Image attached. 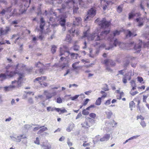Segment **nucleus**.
Here are the masks:
<instances>
[{
  "instance_id": "f704fd0d",
  "label": "nucleus",
  "mask_w": 149,
  "mask_h": 149,
  "mask_svg": "<svg viewBox=\"0 0 149 149\" xmlns=\"http://www.w3.org/2000/svg\"><path fill=\"white\" fill-rule=\"evenodd\" d=\"M127 60H126V61H124L123 62V66L125 68L130 63L129 61L127 60Z\"/></svg>"
},
{
  "instance_id": "4c0bfd02",
  "label": "nucleus",
  "mask_w": 149,
  "mask_h": 149,
  "mask_svg": "<svg viewBox=\"0 0 149 149\" xmlns=\"http://www.w3.org/2000/svg\"><path fill=\"white\" fill-rule=\"evenodd\" d=\"M56 47L54 45L52 46L51 50L53 54L55 52L56 50Z\"/></svg>"
},
{
  "instance_id": "a211bd4d",
  "label": "nucleus",
  "mask_w": 149,
  "mask_h": 149,
  "mask_svg": "<svg viewBox=\"0 0 149 149\" xmlns=\"http://www.w3.org/2000/svg\"><path fill=\"white\" fill-rule=\"evenodd\" d=\"M136 22L138 23V26L140 27H141L143 25V19L142 18L139 17L137 18L136 19Z\"/></svg>"
},
{
  "instance_id": "f257e3e1",
  "label": "nucleus",
  "mask_w": 149,
  "mask_h": 149,
  "mask_svg": "<svg viewBox=\"0 0 149 149\" xmlns=\"http://www.w3.org/2000/svg\"><path fill=\"white\" fill-rule=\"evenodd\" d=\"M19 65V64L16 65L15 72L11 71L9 72L8 70H7L5 74L1 73L0 74V81H3L7 79V77L10 78L13 77L16 74H19L18 80L17 81L16 80L13 81L12 82V85L4 87V89L5 91H9L16 87L19 88L21 86L22 78L23 77V74H21L19 73V72L17 70Z\"/></svg>"
},
{
  "instance_id": "680f3d73",
  "label": "nucleus",
  "mask_w": 149,
  "mask_h": 149,
  "mask_svg": "<svg viewBox=\"0 0 149 149\" xmlns=\"http://www.w3.org/2000/svg\"><path fill=\"white\" fill-rule=\"evenodd\" d=\"M132 73V71H130L128 73H127V74H127V77L128 78L129 77H130V78H131Z\"/></svg>"
},
{
  "instance_id": "49530a36",
  "label": "nucleus",
  "mask_w": 149,
  "mask_h": 149,
  "mask_svg": "<svg viewBox=\"0 0 149 149\" xmlns=\"http://www.w3.org/2000/svg\"><path fill=\"white\" fill-rule=\"evenodd\" d=\"M139 7L142 10H143V11L144 10V6H143V2L142 1H141V3L140 4V5H139Z\"/></svg>"
},
{
  "instance_id": "5fc2aeb1",
  "label": "nucleus",
  "mask_w": 149,
  "mask_h": 149,
  "mask_svg": "<svg viewBox=\"0 0 149 149\" xmlns=\"http://www.w3.org/2000/svg\"><path fill=\"white\" fill-rule=\"evenodd\" d=\"M42 147H44L43 149H51V147L50 146H45L44 145H42Z\"/></svg>"
},
{
  "instance_id": "5701e85b",
  "label": "nucleus",
  "mask_w": 149,
  "mask_h": 149,
  "mask_svg": "<svg viewBox=\"0 0 149 149\" xmlns=\"http://www.w3.org/2000/svg\"><path fill=\"white\" fill-rule=\"evenodd\" d=\"M140 15V14L139 13H137L136 14H134L132 13H130L129 14V19H130L133 18L135 16H139Z\"/></svg>"
},
{
  "instance_id": "4d7b16f0",
  "label": "nucleus",
  "mask_w": 149,
  "mask_h": 149,
  "mask_svg": "<svg viewBox=\"0 0 149 149\" xmlns=\"http://www.w3.org/2000/svg\"><path fill=\"white\" fill-rule=\"evenodd\" d=\"M122 8L120 6H119L118 7L117 10L118 13H120L122 11Z\"/></svg>"
},
{
  "instance_id": "603ef678",
  "label": "nucleus",
  "mask_w": 149,
  "mask_h": 149,
  "mask_svg": "<svg viewBox=\"0 0 149 149\" xmlns=\"http://www.w3.org/2000/svg\"><path fill=\"white\" fill-rule=\"evenodd\" d=\"M34 143L38 145L40 144V141L38 137H37L36 140L34 141Z\"/></svg>"
},
{
  "instance_id": "338daca9",
  "label": "nucleus",
  "mask_w": 149,
  "mask_h": 149,
  "mask_svg": "<svg viewBox=\"0 0 149 149\" xmlns=\"http://www.w3.org/2000/svg\"><path fill=\"white\" fill-rule=\"evenodd\" d=\"M137 119H141L142 121L144 119V118L141 116H137Z\"/></svg>"
},
{
  "instance_id": "dca6fc26",
  "label": "nucleus",
  "mask_w": 149,
  "mask_h": 149,
  "mask_svg": "<svg viewBox=\"0 0 149 149\" xmlns=\"http://www.w3.org/2000/svg\"><path fill=\"white\" fill-rule=\"evenodd\" d=\"M110 137V134H106L104 135L102 137L100 138V141L103 142L107 141L109 140Z\"/></svg>"
},
{
  "instance_id": "7ed1b4c3",
  "label": "nucleus",
  "mask_w": 149,
  "mask_h": 149,
  "mask_svg": "<svg viewBox=\"0 0 149 149\" xmlns=\"http://www.w3.org/2000/svg\"><path fill=\"white\" fill-rule=\"evenodd\" d=\"M109 32V31H104L102 32L100 35L96 34L92 35L91 37V40H95V41H99L105 38V36Z\"/></svg>"
},
{
  "instance_id": "9b49d317",
  "label": "nucleus",
  "mask_w": 149,
  "mask_h": 149,
  "mask_svg": "<svg viewBox=\"0 0 149 149\" xmlns=\"http://www.w3.org/2000/svg\"><path fill=\"white\" fill-rule=\"evenodd\" d=\"M139 43L135 45L134 47V49L137 51L136 52L137 53H139L141 51L142 45L143 44L141 40H139Z\"/></svg>"
},
{
  "instance_id": "f03ea898",
  "label": "nucleus",
  "mask_w": 149,
  "mask_h": 149,
  "mask_svg": "<svg viewBox=\"0 0 149 149\" xmlns=\"http://www.w3.org/2000/svg\"><path fill=\"white\" fill-rule=\"evenodd\" d=\"M31 2V0H21L20 2L21 4L18 5L20 8L19 10L22 13H24L27 10V8L29 7V3Z\"/></svg>"
},
{
  "instance_id": "412c9836",
  "label": "nucleus",
  "mask_w": 149,
  "mask_h": 149,
  "mask_svg": "<svg viewBox=\"0 0 149 149\" xmlns=\"http://www.w3.org/2000/svg\"><path fill=\"white\" fill-rule=\"evenodd\" d=\"M101 3L102 4L103 1L106 2V4L107 5H112L114 3V1H108L107 0H100Z\"/></svg>"
},
{
  "instance_id": "1a4fd4ad",
  "label": "nucleus",
  "mask_w": 149,
  "mask_h": 149,
  "mask_svg": "<svg viewBox=\"0 0 149 149\" xmlns=\"http://www.w3.org/2000/svg\"><path fill=\"white\" fill-rule=\"evenodd\" d=\"M35 66L39 68V72L40 73L43 74L44 73V65L40 62H38L35 64Z\"/></svg>"
},
{
  "instance_id": "de8ad7c7",
  "label": "nucleus",
  "mask_w": 149,
  "mask_h": 149,
  "mask_svg": "<svg viewBox=\"0 0 149 149\" xmlns=\"http://www.w3.org/2000/svg\"><path fill=\"white\" fill-rule=\"evenodd\" d=\"M32 127V126L30 125H24V128L27 130H29L30 128Z\"/></svg>"
},
{
  "instance_id": "f3484780",
  "label": "nucleus",
  "mask_w": 149,
  "mask_h": 149,
  "mask_svg": "<svg viewBox=\"0 0 149 149\" xmlns=\"http://www.w3.org/2000/svg\"><path fill=\"white\" fill-rule=\"evenodd\" d=\"M68 32L70 33H72L73 35L74 33H75L77 35H78L79 33V30H76L75 26H73L71 29L68 31Z\"/></svg>"
},
{
  "instance_id": "3c124183",
  "label": "nucleus",
  "mask_w": 149,
  "mask_h": 149,
  "mask_svg": "<svg viewBox=\"0 0 149 149\" xmlns=\"http://www.w3.org/2000/svg\"><path fill=\"white\" fill-rule=\"evenodd\" d=\"M11 6H10L9 7L7 8L6 9V12H10L11 11Z\"/></svg>"
},
{
  "instance_id": "cd10ccee",
  "label": "nucleus",
  "mask_w": 149,
  "mask_h": 149,
  "mask_svg": "<svg viewBox=\"0 0 149 149\" xmlns=\"http://www.w3.org/2000/svg\"><path fill=\"white\" fill-rule=\"evenodd\" d=\"M136 35V34L134 35L131 31H128L126 35V37H130L132 36H135Z\"/></svg>"
},
{
  "instance_id": "a19ab883",
  "label": "nucleus",
  "mask_w": 149,
  "mask_h": 149,
  "mask_svg": "<svg viewBox=\"0 0 149 149\" xmlns=\"http://www.w3.org/2000/svg\"><path fill=\"white\" fill-rule=\"evenodd\" d=\"M140 125L143 128H144L146 126V124L144 121H142L140 122Z\"/></svg>"
},
{
  "instance_id": "a878e982",
  "label": "nucleus",
  "mask_w": 149,
  "mask_h": 149,
  "mask_svg": "<svg viewBox=\"0 0 149 149\" xmlns=\"http://www.w3.org/2000/svg\"><path fill=\"white\" fill-rule=\"evenodd\" d=\"M106 114L107 116V117L108 118H110L113 113L110 110H109L108 111L106 112Z\"/></svg>"
},
{
  "instance_id": "c756f323",
  "label": "nucleus",
  "mask_w": 149,
  "mask_h": 149,
  "mask_svg": "<svg viewBox=\"0 0 149 149\" xmlns=\"http://www.w3.org/2000/svg\"><path fill=\"white\" fill-rule=\"evenodd\" d=\"M79 63V61H77L73 63L72 65V67L74 69H77L78 68H79V67L78 66H76L77 65H78Z\"/></svg>"
},
{
  "instance_id": "58836bf2",
  "label": "nucleus",
  "mask_w": 149,
  "mask_h": 149,
  "mask_svg": "<svg viewBox=\"0 0 149 149\" xmlns=\"http://www.w3.org/2000/svg\"><path fill=\"white\" fill-rule=\"evenodd\" d=\"M79 46L77 45H74L72 47V49L75 51H78L79 49Z\"/></svg>"
},
{
  "instance_id": "9d476101",
  "label": "nucleus",
  "mask_w": 149,
  "mask_h": 149,
  "mask_svg": "<svg viewBox=\"0 0 149 149\" xmlns=\"http://www.w3.org/2000/svg\"><path fill=\"white\" fill-rule=\"evenodd\" d=\"M10 28L9 26H7L5 29H3L2 28L0 29V36L6 35L8 33V32L10 30Z\"/></svg>"
},
{
  "instance_id": "4468645a",
  "label": "nucleus",
  "mask_w": 149,
  "mask_h": 149,
  "mask_svg": "<svg viewBox=\"0 0 149 149\" xmlns=\"http://www.w3.org/2000/svg\"><path fill=\"white\" fill-rule=\"evenodd\" d=\"M81 19L79 17H75V20L73 22V25L74 26H79L81 23Z\"/></svg>"
},
{
  "instance_id": "4be33fe9",
  "label": "nucleus",
  "mask_w": 149,
  "mask_h": 149,
  "mask_svg": "<svg viewBox=\"0 0 149 149\" xmlns=\"http://www.w3.org/2000/svg\"><path fill=\"white\" fill-rule=\"evenodd\" d=\"M45 95L46 96V100L51 98L53 96V93H49L46 91H45Z\"/></svg>"
},
{
  "instance_id": "bf43d9fd",
  "label": "nucleus",
  "mask_w": 149,
  "mask_h": 149,
  "mask_svg": "<svg viewBox=\"0 0 149 149\" xmlns=\"http://www.w3.org/2000/svg\"><path fill=\"white\" fill-rule=\"evenodd\" d=\"M95 106L94 105L92 104L90 105L89 107L87 108L86 109H85L86 110H88L90 109V108H93L95 107Z\"/></svg>"
},
{
  "instance_id": "393cba45",
  "label": "nucleus",
  "mask_w": 149,
  "mask_h": 149,
  "mask_svg": "<svg viewBox=\"0 0 149 149\" xmlns=\"http://www.w3.org/2000/svg\"><path fill=\"white\" fill-rule=\"evenodd\" d=\"M128 79L129 80L131 79L130 77L128 78L127 77V74H125V76L123 78V81L124 83L125 84L127 82V80Z\"/></svg>"
},
{
  "instance_id": "bb28decb",
  "label": "nucleus",
  "mask_w": 149,
  "mask_h": 149,
  "mask_svg": "<svg viewBox=\"0 0 149 149\" xmlns=\"http://www.w3.org/2000/svg\"><path fill=\"white\" fill-rule=\"evenodd\" d=\"M71 36L70 34H67L66 37L65 41L69 43H70L71 42Z\"/></svg>"
},
{
  "instance_id": "0eeeda50",
  "label": "nucleus",
  "mask_w": 149,
  "mask_h": 149,
  "mask_svg": "<svg viewBox=\"0 0 149 149\" xmlns=\"http://www.w3.org/2000/svg\"><path fill=\"white\" fill-rule=\"evenodd\" d=\"M110 24V22L107 21L105 18H103L99 23V25L103 29L108 27Z\"/></svg>"
},
{
  "instance_id": "c03bdc74",
  "label": "nucleus",
  "mask_w": 149,
  "mask_h": 149,
  "mask_svg": "<svg viewBox=\"0 0 149 149\" xmlns=\"http://www.w3.org/2000/svg\"><path fill=\"white\" fill-rule=\"evenodd\" d=\"M17 0H11V4L12 5H16L17 3Z\"/></svg>"
},
{
  "instance_id": "39448f33",
  "label": "nucleus",
  "mask_w": 149,
  "mask_h": 149,
  "mask_svg": "<svg viewBox=\"0 0 149 149\" xmlns=\"http://www.w3.org/2000/svg\"><path fill=\"white\" fill-rule=\"evenodd\" d=\"M125 45L124 43H121L118 41L117 39H116L114 40L113 45L106 48L105 49L109 50L110 49H112L113 47V46L115 47H116L117 45H118L120 47L123 48L124 47V46Z\"/></svg>"
},
{
  "instance_id": "473e14b6",
  "label": "nucleus",
  "mask_w": 149,
  "mask_h": 149,
  "mask_svg": "<svg viewBox=\"0 0 149 149\" xmlns=\"http://www.w3.org/2000/svg\"><path fill=\"white\" fill-rule=\"evenodd\" d=\"M48 130L47 128V127H44L43 128H41L40 129L38 132V134L41 133L47 130Z\"/></svg>"
},
{
  "instance_id": "f8f14e48",
  "label": "nucleus",
  "mask_w": 149,
  "mask_h": 149,
  "mask_svg": "<svg viewBox=\"0 0 149 149\" xmlns=\"http://www.w3.org/2000/svg\"><path fill=\"white\" fill-rule=\"evenodd\" d=\"M120 34V32L118 30H116L113 32V34H111L108 38V40L111 42L114 39V37Z\"/></svg>"
},
{
  "instance_id": "e433bc0d",
  "label": "nucleus",
  "mask_w": 149,
  "mask_h": 149,
  "mask_svg": "<svg viewBox=\"0 0 149 149\" xmlns=\"http://www.w3.org/2000/svg\"><path fill=\"white\" fill-rule=\"evenodd\" d=\"M105 86L102 88V90H104V91H107L109 90V89L108 87V85L107 84H104Z\"/></svg>"
},
{
  "instance_id": "37998d69",
  "label": "nucleus",
  "mask_w": 149,
  "mask_h": 149,
  "mask_svg": "<svg viewBox=\"0 0 149 149\" xmlns=\"http://www.w3.org/2000/svg\"><path fill=\"white\" fill-rule=\"evenodd\" d=\"M67 2L68 4L70 3L71 5H73L75 3L74 0H68Z\"/></svg>"
},
{
  "instance_id": "e2e57ef3",
  "label": "nucleus",
  "mask_w": 149,
  "mask_h": 149,
  "mask_svg": "<svg viewBox=\"0 0 149 149\" xmlns=\"http://www.w3.org/2000/svg\"><path fill=\"white\" fill-rule=\"evenodd\" d=\"M104 104L107 105L110 104H111V99L107 100L106 101Z\"/></svg>"
},
{
  "instance_id": "79ce46f5",
  "label": "nucleus",
  "mask_w": 149,
  "mask_h": 149,
  "mask_svg": "<svg viewBox=\"0 0 149 149\" xmlns=\"http://www.w3.org/2000/svg\"><path fill=\"white\" fill-rule=\"evenodd\" d=\"M89 116L91 118L94 119L96 117V115L94 113H91L89 115Z\"/></svg>"
},
{
  "instance_id": "864d4df0",
  "label": "nucleus",
  "mask_w": 149,
  "mask_h": 149,
  "mask_svg": "<svg viewBox=\"0 0 149 149\" xmlns=\"http://www.w3.org/2000/svg\"><path fill=\"white\" fill-rule=\"evenodd\" d=\"M89 101V100L87 98L86 99L85 101H84L83 105V106H86L88 103V102Z\"/></svg>"
},
{
  "instance_id": "6ab92c4d",
  "label": "nucleus",
  "mask_w": 149,
  "mask_h": 149,
  "mask_svg": "<svg viewBox=\"0 0 149 149\" xmlns=\"http://www.w3.org/2000/svg\"><path fill=\"white\" fill-rule=\"evenodd\" d=\"M10 137L12 140L15 141L17 142H19L21 141V138H20V137L19 136H17V137H15L12 136H10Z\"/></svg>"
},
{
  "instance_id": "72a5a7b5",
  "label": "nucleus",
  "mask_w": 149,
  "mask_h": 149,
  "mask_svg": "<svg viewBox=\"0 0 149 149\" xmlns=\"http://www.w3.org/2000/svg\"><path fill=\"white\" fill-rule=\"evenodd\" d=\"M33 125H34V126H38L37 127H35L34 128V129H33V130L34 131H36L37 130H38L39 129H40V128H41L42 127H43L44 126H40V125L38 124Z\"/></svg>"
},
{
  "instance_id": "0e129e2a",
  "label": "nucleus",
  "mask_w": 149,
  "mask_h": 149,
  "mask_svg": "<svg viewBox=\"0 0 149 149\" xmlns=\"http://www.w3.org/2000/svg\"><path fill=\"white\" fill-rule=\"evenodd\" d=\"M131 83L132 86H135L136 87V84L134 81L132 80L131 82Z\"/></svg>"
},
{
  "instance_id": "6e6552de",
  "label": "nucleus",
  "mask_w": 149,
  "mask_h": 149,
  "mask_svg": "<svg viewBox=\"0 0 149 149\" xmlns=\"http://www.w3.org/2000/svg\"><path fill=\"white\" fill-rule=\"evenodd\" d=\"M59 18L60 24L63 27L62 30L63 31H65L66 30V27L65 26L66 22L65 17L64 16L61 15L60 16Z\"/></svg>"
},
{
  "instance_id": "423d86ee",
  "label": "nucleus",
  "mask_w": 149,
  "mask_h": 149,
  "mask_svg": "<svg viewBox=\"0 0 149 149\" xmlns=\"http://www.w3.org/2000/svg\"><path fill=\"white\" fill-rule=\"evenodd\" d=\"M96 11L93 8H92L90 9L88 12V15L85 20L88 21L91 19V18L94 17L96 14Z\"/></svg>"
},
{
  "instance_id": "aec40b11",
  "label": "nucleus",
  "mask_w": 149,
  "mask_h": 149,
  "mask_svg": "<svg viewBox=\"0 0 149 149\" xmlns=\"http://www.w3.org/2000/svg\"><path fill=\"white\" fill-rule=\"evenodd\" d=\"M74 126V124L72 122L70 123L69 124L68 127L66 129V130L68 132H70L72 131Z\"/></svg>"
},
{
  "instance_id": "2f4dec72",
  "label": "nucleus",
  "mask_w": 149,
  "mask_h": 149,
  "mask_svg": "<svg viewBox=\"0 0 149 149\" xmlns=\"http://www.w3.org/2000/svg\"><path fill=\"white\" fill-rule=\"evenodd\" d=\"M78 1L79 3V4L81 7H85L86 6L84 4V3L82 0H78Z\"/></svg>"
},
{
  "instance_id": "7c9ffc66",
  "label": "nucleus",
  "mask_w": 149,
  "mask_h": 149,
  "mask_svg": "<svg viewBox=\"0 0 149 149\" xmlns=\"http://www.w3.org/2000/svg\"><path fill=\"white\" fill-rule=\"evenodd\" d=\"M135 103L134 102L132 101H131L129 103V106L130 108V109L131 111L132 110V108L134 106H135Z\"/></svg>"
},
{
  "instance_id": "ea45409f",
  "label": "nucleus",
  "mask_w": 149,
  "mask_h": 149,
  "mask_svg": "<svg viewBox=\"0 0 149 149\" xmlns=\"http://www.w3.org/2000/svg\"><path fill=\"white\" fill-rule=\"evenodd\" d=\"M89 113V112L87 111L86 109H84L82 111V114L84 115H88Z\"/></svg>"
},
{
  "instance_id": "13d9d810",
  "label": "nucleus",
  "mask_w": 149,
  "mask_h": 149,
  "mask_svg": "<svg viewBox=\"0 0 149 149\" xmlns=\"http://www.w3.org/2000/svg\"><path fill=\"white\" fill-rule=\"evenodd\" d=\"M67 143L68 144V145L69 146H71L72 145V143L71 142H70V139H68V140L67 141Z\"/></svg>"
},
{
  "instance_id": "c85d7f7f",
  "label": "nucleus",
  "mask_w": 149,
  "mask_h": 149,
  "mask_svg": "<svg viewBox=\"0 0 149 149\" xmlns=\"http://www.w3.org/2000/svg\"><path fill=\"white\" fill-rule=\"evenodd\" d=\"M101 97H98L97 99L96 100V102L95 103V104L97 105H100L101 104Z\"/></svg>"
},
{
  "instance_id": "09e8293b",
  "label": "nucleus",
  "mask_w": 149,
  "mask_h": 149,
  "mask_svg": "<svg viewBox=\"0 0 149 149\" xmlns=\"http://www.w3.org/2000/svg\"><path fill=\"white\" fill-rule=\"evenodd\" d=\"M61 63H56L53 65V67H55L56 68H61Z\"/></svg>"
},
{
  "instance_id": "8fccbe9b",
  "label": "nucleus",
  "mask_w": 149,
  "mask_h": 149,
  "mask_svg": "<svg viewBox=\"0 0 149 149\" xmlns=\"http://www.w3.org/2000/svg\"><path fill=\"white\" fill-rule=\"evenodd\" d=\"M62 100L60 97H59L57 99V102L58 103H61L62 102Z\"/></svg>"
},
{
  "instance_id": "052dcab7",
  "label": "nucleus",
  "mask_w": 149,
  "mask_h": 149,
  "mask_svg": "<svg viewBox=\"0 0 149 149\" xmlns=\"http://www.w3.org/2000/svg\"><path fill=\"white\" fill-rule=\"evenodd\" d=\"M138 81L141 83L142 81H143V78L140 77H137Z\"/></svg>"
},
{
  "instance_id": "20e7f679",
  "label": "nucleus",
  "mask_w": 149,
  "mask_h": 149,
  "mask_svg": "<svg viewBox=\"0 0 149 149\" xmlns=\"http://www.w3.org/2000/svg\"><path fill=\"white\" fill-rule=\"evenodd\" d=\"M66 54V57H67L69 54L70 55V57L71 58L75 59H77L79 54H76L74 53H70L68 51H63L60 49V56H61L63 54Z\"/></svg>"
},
{
  "instance_id": "774afa93",
  "label": "nucleus",
  "mask_w": 149,
  "mask_h": 149,
  "mask_svg": "<svg viewBox=\"0 0 149 149\" xmlns=\"http://www.w3.org/2000/svg\"><path fill=\"white\" fill-rule=\"evenodd\" d=\"M55 21V19L53 17H51L49 19V22H51V23L54 22Z\"/></svg>"
},
{
  "instance_id": "2eb2a0df",
  "label": "nucleus",
  "mask_w": 149,
  "mask_h": 149,
  "mask_svg": "<svg viewBox=\"0 0 149 149\" xmlns=\"http://www.w3.org/2000/svg\"><path fill=\"white\" fill-rule=\"evenodd\" d=\"M45 21L44 20L43 18L41 17L40 21V28L41 29V31H42L43 30L45 25Z\"/></svg>"
},
{
  "instance_id": "b1692460",
  "label": "nucleus",
  "mask_w": 149,
  "mask_h": 149,
  "mask_svg": "<svg viewBox=\"0 0 149 149\" xmlns=\"http://www.w3.org/2000/svg\"><path fill=\"white\" fill-rule=\"evenodd\" d=\"M81 125H82V127L85 129H88L90 127V125L86 121L83 123H82Z\"/></svg>"
},
{
  "instance_id": "a18cd8bd",
  "label": "nucleus",
  "mask_w": 149,
  "mask_h": 149,
  "mask_svg": "<svg viewBox=\"0 0 149 149\" xmlns=\"http://www.w3.org/2000/svg\"><path fill=\"white\" fill-rule=\"evenodd\" d=\"M79 95H76L73 97H71L70 98L72 100H74L75 99H77L79 96Z\"/></svg>"
},
{
  "instance_id": "c9c22d12",
  "label": "nucleus",
  "mask_w": 149,
  "mask_h": 149,
  "mask_svg": "<svg viewBox=\"0 0 149 149\" xmlns=\"http://www.w3.org/2000/svg\"><path fill=\"white\" fill-rule=\"evenodd\" d=\"M68 65V63H63L62 64L61 63V68L62 70H63L65 67H66Z\"/></svg>"
},
{
  "instance_id": "ddd939ff",
  "label": "nucleus",
  "mask_w": 149,
  "mask_h": 149,
  "mask_svg": "<svg viewBox=\"0 0 149 149\" xmlns=\"http://www.w3.org/2000/svg\"><path fill=\"white\" fill-rule=\"evenodd\" d=\"M104 63L106 66L110 65L112 66L115 65L114 62L111 59L104 60Z\"/></svg>"
},
{
  "instance_id": "6e6d98bb",
  "label": "nucleus",
  "mask_w": 149,
  "mask_h": 149,
  "mask_svg": "<svg viewBox=\"0 0 149 149\" xmlns=\"http://www.w3.org/2000/svg\"><path fill=\"white\" fill-rule=\"evenodd\" d=\"M139 136H140V135H139L133 136L130 138H129V139L130 140H132L134 139H136Z\"/></svg>"
},
{
  "instance_id": "69168bd1",
  "label": "nucleus",
  "mask_w": 149,
  "mask_h": 149,
  "mask_svg": "<svg viewBox=\"0 0 149 149\" xmlns=\"http://www.w3.org/2000/svg\"><path fill=\"white\" fill-rule=\"evenodd\" d=\"M28 101L31 104H33V99L32 98H29V99Z\"/></svg>"
}]
</instances>
